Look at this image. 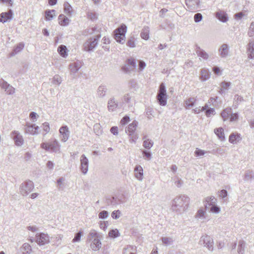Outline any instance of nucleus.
Masks as SVG:
<instances>
[{
  "label": "nucleus",
  "mask_w": 254,
  "mask_h": 254,
  "mask_svg": "<svg viewBox=\"0 0 254 254\" xmlns=\"http://www.w3.org/2000/svg\"><path fill=\"white\" fill-rule=\"evenodd\" d=\"M189 201V197L185 195L177 196L172 201V209L174 211L181 213L187 209Z\"/></svg>",
  "instance_id": "f257e3e1"
},
{
  "label": "nucleus",
  "mask_w": 254,
  "mask_h": 254,
  "mask_svg": "<svg viewBox=\"0 0 254 254\" xmlns=\"http://www.w3.org/2000/svg\"><path fill=\"white\" fill-rule=\"evenodd\" d=\"M102 235L94 229H91L87 237V242L90 244V247L93 251H99L102 246Z\"/></svg>",
  "instance_id": "f03ea898"
},
{
  "label": "nucleus",
  "mask_w": 254,
  "mask_h": 254,
  "mask_svg": "<svg viewBox=\"0 0 254 254\" xmlns=\"http://www.w3.org/2000/svg\"><path fill=\"white\" fill-rule=\"evenodd\" d=\"M138 122L134 120L126 128L125 132L128 135L129 141L131 143H136L138 138V134L135 131Z\"/></svg>",
  "instance_id": "7ed1b4c3"
},
{
  "label": "nucleus",
  "mask_w": 254,
  "mask_h": 254,
  "mask_svg": "<svg viewBox=\"0 0 254 254\" xmlns=\"http://www.w3.org/2000/svg\"><path fill=\"white\" fill-rule=\"evenodd\" d=\"M101 37V34H98L95 36L89 38L83 45L84 50L87 52L92 51L97 46L98 40Z\"/></svg>",
  "instance_id": "20e7f679"
},
{
  "label": "nucleus",
  "mask_w": 254,
  "mask_h": 254,
  "mask_svg": "<svg viewBox=\"0 0 254 254\" xmlns=\"http://www.w3.org/2000/svg\"><path fill=\"white\" fill-rule=\"evenodd\" d=\"M156 98L160 105L164 106L167 104V95L164 83H161L159 86Z\"/></svg>",
  "instance_id": "39448f33"
},
{
  "label": "nucleus",
  "mask_w": 254,
  "mask_h": 254,
  "mask_svg": "<svg viewBox=\"0 0 254 254\" xmlns=\"http://www.w3.org/2000/svg\"><path fill=\"white\" fill-rule=\"evenodd\" d=\"M41 147L46 151L57 152L60 151V145L58 141L55 139L49 142H43L41 144Z\"/></svg>",
  "instance_id": "423d86ee"
},
{
  "label": "nucleus",
  "mask_w": 254,
  "mask_h": 254,
  "mask_svg": "<svg viewBox=\"0 0 254 254\" xmlns=\"http://www.w3.org/2000/svg\"><path fill=\"white\" fill-rule=\"evenodd\" d=\"M127 31V27L125 25H121L115 31V39L117 42L124 44L125 42V34Z\"/></svg>",
  "instance_id": "0eeeda50"
},
{
  "label": "nucleus",
  "mask_w": 254,
  "mask_h": 254,
  "mask_svg": "<svg viewBox=\"0 0 254 254\" xmlns=\"http://www.w3.org/2000/svg\"><path fill=\"white\" fill-rule=\"evenodd\" d=\"M125 202V197L123 194H117L111 197H107L106 204L110 206H115Z\"/></svg>",
  "instance_id": "6e6552de"
},
{
  "label": "nucleus",
  "mask_w": 254,
  "mask_h": 254,
  "mask_svg": "<svg viewBox=\"0 0 254 254\" xmlns=\"http://www.w3.org/2000/svg\"><path fill=\"white\" fill-rule=\"evenodd\" d=\"M34 189V184L31 181L28 180L23 183L20 187L19 191L23 196L27 195Z\"/></svg>",
  "instance_id": "1a4fd4ad"
},
{
  "label": "nucleus",
  "mask_w": 254,
  "mask_h": 254,
  "mask_svg": "<svg viewBox=\"0 0 254 254\" xmlns=\"http://www.w3.org/2000/svg\"><path fill=\"white\" fill-rule=\"evenodd\" d=\"M206 208L207 205H205V208H199L195 215V218L198 221H200L201 222H204L205 221H208L209 220V218L206 213Z\"/></svg>",
  "instance_id": "9d476101"
},
{
  "label": "nucleus",
  "mask_w": 254,
  "mask_h": 254,
  "mask_svg": "<svg viewBox=\"0 0 254 254\" xmlns=\"http://www.w3.org/2000/svg\"><path fill=\"white\" fill-rule=\"evenodd\" d=\"M35 241L40 246H42L48 244L50 239L48 234L40 233L36 235Z\"/></svg>",
  "instance_id": "9b49d317"
},
{
  "label": "nucleus",
  "mask_w": 254,
  "mask_h": 254,
  "mask_svg": "<svg viewBox=\"0 0 254 254\" xmlns=\"http://www.w3.org/2000/svg\"><path fill=\"white\" fill-rule=\"evenodd\" d=\"M11 138L14 140L15 144L17 146H21L24 143L22 135L18 131L14 130L10 133Z\"/></svg>",
  "instance_id": "f8f14e48"
},
{
  "label": "nucleus",
  "mask_w": 254,
  "mask_h": 254,
  "mask_svg": "<svg viewBox=\"0 0 254 254\" xmlns=\"http://www.w3.org/2000/svg\"><path fill=\"white\" fill-rule=\"evenodd\" d=\"M80 163V170L83 174L86 175L88 171L89 160L84 154L81 156Z\"/></svg>",
  "instance_id": "ddd939ff"
},
{
  "label": "nucleus",
  "mask_w": 254,
  "mask_h": 254,
  "mask_svg": "<svg viewBox=\"0 0 254 254\" xmlns=\"http://www.w3.org/2000/svg\"><path fill=\"white\" fill-rule=\"evenodd\" d=\"M0 86L8 95L13 94L15 92V88L3 79H0Z\"/></svg>",
  "instance_id": "4468645a"
},
{
  "label": "nucleus",
  "mask_w": 254,
  "mask_h": 254,
  "mask_svg": "<svg viewBox=\"0 0 254 254\" xmlns=\"http://www.w3.org/2000/svg\"><path fill=\"white\" fill-rule=\"evenodd\" d=\"M119 106V102L114 96L111 97L107 102V109L109 112L115 111Z\"/></svg>",
  "instance_id": "2eb2a0df"
},
{
  "label": "nucleus",
  "mask_w": 254,
  "mask_h": 254,
  "mask_svg": "<svg viewBox=\"0 0 254 254\" xmlns=\"http://www.w3.org/2000/svg\"><path fill=\"white\" fill-rule=\"evenodd\" d=\"M25 128V132L32 135H36L38 134L39 127L35 124H26Z\"/></svg>",
  "instance_id": "dca6fc26"
},
{
  "label": "nucleus",
  "mask_w": 254,
  "mask_h": 254,
  "mask_svg": "<svg viewBox=\"0 0 254 254\" xmlns=\"http://www.w3.org/2000/svg\"><path fill=\"white\" fill-rule=\"evenodd\" d=\"M200 242H203L204 246L208 249L212 251L213 249V241L212 239L209 236H202L200 239Z\"/></svg>",
  "instance_id": "f3484780"
},
{
  "label": "nucleus",
  "mask_w": 254,
  "mask_h": 254,
  "mask_svg": "<svg viewBox=\"0 0 254 254\" xmlns=\"http://www.w3.org/2000/svg\"><path fill=\"white\" fill-rule=\"evenodd\" d=\"M186 4L190 11L197 10L199 7V0H185Z\"/></svg>",
  "instance_id": "a211bd4d"
},
{
  "label": "nucleus",
  "mask_w": 254,
  "mask_h": 254,
  "mask_svg": "<svg viewBox=\"0 0 254 254\" xmlns=\"http://www.w3.org/2000/svg\"><path fill=\"white\" fill-rule=\"evenodd\" d=\"M13 17V12L9 9L7 12H2L0 14V22L4 23L10 20Z\"/></svg>",
  "instance_id": "6ab92c4d"
},
{
  "label": "nucleus",
  "mask_w": 254,
  "mask_h": 254,
  "mask_svg": "<svg viewBox=\"0 0 254 254\" xmlns=\"http://www.w3.org/2000/svg\"><path fill=\"white\" fill-rule=\"evenodd\" d=\"M60 133L62 135V141L65 142L69 137V131L66 126L62 127L59 129Z\"/></svg>",
  "instance_id": "aec40b11"
},
{
  "label": "nucleus",
  "mask_w": 254,
  "mask_h": 254,
  "mask_svg": "<svg viewBox=\"0 0 254 254\" xmlns=\"http://www.w3.org/2000/svg\"><path fill=\"white\" fill-rule=\"evenodd\" d=\"M108 89L105 85H100L97 89V96L99 98H104L107 93Z\"/></svg>",
  "instance_id": "412c9836"
},
{
  "label": "nucleus",
  "mask_w": 254,
  "mask_h": 254,
  "mask_svg": "<svg viewBox=\"0 0 254 254\" xmlns=\"http://www.w3.org/2000/svg\"><path fill=\"white\" fill-rule=\"evenodd\" d=\"M134 171L135 177L139 181H141L143 177L142 167L140 165H136L134 168Z\"/></svg>",
  "instance_id": "4be33fe9"
},
{
  "label": "nucleus",
  "mask_w": 254,
  "mask_h": 254,
  "mask_svg": "<svg viewBox=\"0 0 254 254\" xmlns=\"http://www.w3.org/2000/svg\"><path fill=\"white\" fill-rule=\"evenodd\" d=\"M218 52L221 58H226L229 54L228 45L226 44H223L219 48Z\"/></svg>",
  "instance_id": "5701e85b"
},
{
  "label": "nucleus",
  "mask_w": 254,
  "mask_h": 254,
  "mask_svg": "<svg viewBox=\"0 0 254 254\" xmlns=\"http://www.w3.org/2000/svg\"><path fill=\"white\" fill-rule=\"evenodd\" d=\"M215 17L222 22H226L228 20L227 13L223 10H219L216 12Z\"/></svg>",
  "instance_id": "b1692460"
},
{
  "label": "nucleus",
  "mask_w": 254,
  "mask_h": 254,
  "mask_svg": "<svg viewBox=\"0 0 254 254\" xmlns=\"http://www.w3.org/2000/svg\"><path fill=\"white\" fill-rule=\"evenodd\" d=\"M195 50L198 56L202 58L204 60H207L208 59V54L203 50L201 49L198 45H195Z\"/></svg>",
  "instance_id": "393cba45"
},
{
  "label": "nucleus",
  "mask_w": 254,
  "mask_h": 254,
  "mask_svg": "<svg viewBox=\"0 0 254 254\" xmlns=\"http://www.w3.org/2000/svg\"><path fill=\"white\" fill-rule=\"evenodd\" d=\"M133 99L132 96L130 95V94L127 93L124 95L123 97L122 101L123 103H126L128 105V107H132L133 103L132 101Z\"/></svg>",
  "instance_id": "a878e982"
},
{
  "label": "nucleus",
  "mask_w": 254,
  "mask_h": 254,
  "mask_svg": "<svg viewBox=\"0 0 254 254\" xmlns=\"http://www.w3.org/2000/svg\"><path fill=\"white\" fill-rule=\"evenodd\" d=\"M136 247L135 246L128 245L124 249L123 254H136Z\"/></svg>",
  "instance_id": "bb28decb"
},
{
  "label": "nucleus",
  "mask_w": 254,
  "mask_h": 254,
  "mask_svg": "<svg viewBox=\"0 0 254 254\" xmlns=\"http://www.w3.org/2000/svg\"><path fill=\"white\" fill-rule=\"evenodd\" d=\"M210 78V72L205 68L201 69L200 71V78L202 81H206Z\"/></svg>",
  "instance_id": "cd10ccee"
},
{
  "label": "nucleus",
  "mask_w": 254,
  "mask_h": 254,
  "mask_svg": "<svg viewBox=\"0 0 254 254\" xmlns=\"http://www.w3.org/2000/svg\"><path fill=\"white\" fill-rule=\"evenodd\" d=\"M241 140L240 134H235L234 133L230 134L229 138V141L230 143L235 144Z\"/></svg>",
  "instance_id": "c85d7f7f"
},
{
  "label": "nucleus",
  "mask_w": 254,
  "mask_h": 254,
  "mask_svg": "<svg viewBox=\"0 0 254 254\" xmlns=\"http://www.w3.org/2000/svg\"><path fill=\"white\" fill-rule=\"evenodd\" d=\"M81 67V64L80 63L75 62L72 64H71L69 65V67L71 72L76 73L78 71V70Z\"/></svg>",
  "instance_id": "c756f323"
},
{
  "label": "nucleus",
  "mask_w": 254,
  "mask_h": 254,
  "mask_svg": "<svg viewBox=\"0 0 254 254\" xmlns=\"http://www.w3.org/2000/svg\"><path fill=\"white\" fill-rule=\"evenodd\" d=\"M214 131L219 139L221 141H224L225 140V135L224 130L222 127L215 128Z\"/></svg>",
  "instance_id": "7c9ffc66"
},
{
  "label": "nucleus",
  "mask_w": 254,
  "mask_h": 254,
  "mask_svg": "<svg viewBox=\"0 0 254 254\" xmlns=\"http://www.w3.org/2000/svg\"><path fill=\"white\" fill-rule=\"evenodd\" d=\"M59 54L63 57L65 58L67 56V48L65 46L61 45L58 48Z\"/></svg>",
  "instance_id": "2f4dec72"
},
{
  "label": "nucleus",
  "mask_w": 254,
  "mask_h": 254,
  "mask_svg": "<svg viewBox=\"0 0 254 254\" xmlns=\"http://www.w3.org/2000/svg\"><path fill=\"white\" fill-rule=\"evenodd\" d=\"M59 23L62 26H66L68 24L69 19L63 14H60L58 17Z\"/></svg>",
  "instance_id": "473e14b6"
},
{
  "label": "nucleus",
  "mask_w": 254,
  "mask_h": 254,
  "mask_svg": "<svg viewBox=\"0 0 254 254\" xmlns=\"http://www.w3.org/2000/svg\"><path fill=\"white\" fill-rule=\"evenodd\" d=\"M56 11L54 9L47 10L45 11V19L47 21L51 20L55 16Z\"/></svg>",
  "instance_id": "72a5a7b5"
},
{
  "label": "nucleus",
  "mask_w": 254,
  "mask_h": 254,
  "mask_svg": "<svg viewBox=\"0 0 254 254\" xmlns=\"http://www.w3.org/2000/svg\"><path fill=\"white\" fill-rule=\"evenodd\" d=\"M149 28L148 26H144L142 31L140 33L141 37L144 39L147 40L149 38Z\"/></svg>",
  "instance_id": "f704fd0d"
},
{
  "label": "nucleus",
  "mask_w": 254,
  "mask_h": 254,
  "mask_svg": "<svg viewBox=\"0 0 254 254\" xmlns=\"http://www.w3.org/2000/svg\"><path fill=\"white\" fill-rule=\"evenodd\" d=\"M231 111L232 109L231 108H227L222 112L221 116L224 121H226L229 118L230 115L231 114Z\"/></svg>",
  "instance_id": "c9c22d12"
},
{
  "label": "nucleus",
  "mask_w": 254,
  "mask_h": 254,
  "mask_svg": "<svg viewBox=\"0 0 254 254\" xmlns=\"http://www.w3.org/2000/svg\"><path fill=\"white\" fill-rule=\"evenodd\" d=\"M253 179H254V172L251 170L246 171L244 180L245 181H251Z\"/></svg>",
  "instance_id": "e433bc0d"
},
{
  "label": "nucleus",
  "mask_w": 254,
  "mask_h": 254,
  "mask_svg": "<svg viewBox=\"0 0 254 254\" xmlns=\"http://www.w3.org/2000/svg\"><path fill=\"white\" fill-rule=\"evenodd\" d=\"M245 243L244 241L241 240L238 243L237 252L238 254H244Z\"/></svg>",
  "instance_id": "4c0bfd02"
},
{
  "label": "nucleus",
  "mask_w": 254,
  "mask_h": 254,
  "mask_svg": "<svg viewBox=\"0 0 254 254\" xmlns=\"http://www.w3.org/2000/svg\"><path fill=\"white\" fill-rule=\"evenodd\" d=\"M21 249L23 254H30L32 251L31 246L28 243H24Z\"/></svg>",
  "instance_id": "58836bf2"
},
{
  "label": "nucleus",
  "mask_w": 254,
  "mask_h": 254,
  "mask_svg": "<svg viewBox=\"0 0 254 254\" xmlns=\"http://www.w3.org/2000/svg\"><path fill=\"white\" fill-rule=\"evenodd\" d=\"M64 12L68 15H71L72 12V8L71 6L67 2L64 3Z\"/></svg>",
  "instance_id": "ea45409f"
},
{
  "label": "nucleus",
  "mask_w": 254,
  "mask_h": 254,
  "mask_svg": "<svg viewBox=\"0 0 254 254\" xmlns=\"http://www.w3.org/2000/svg\"><path fill=\"white\" fill-rule=\"evenodd\" d=\"M243 101H244V99H243V97L239 96L238 94L235 95L234 96V105L233 106H234V108H237V106L239 105V104Z\"/></svg>",
  "instance_id": "a19ab883"
},
{
  "label": "nucleus",
  "mask_w": 254,
  "mask_h": 254,
  "mask_svg": "<svg viewBox=\"0 0 254 254\" xmlns=\"http://www.w3.org/2000/svg\"><path fill=\"white\" fill-rule=\"evenodd\" d=\"M231 83L230 82H225L223 81L221 83V89L219 91V93L220 94H223L224 92V91L225 90H227L229 88V87L230 86Z\"/></svg>",
  "instance_id": "79ce46f5"
},
{
  "label": "nucleus",
  "mask_w": 254,
  "mask_h": 254,
  "mask_svg": "<svg viewBox=\"0 0 254 254\" xmlns=\"http://www.w3.org/2000/svg\"><path fill=\"white\" fill-rule=\"evenodd\" d=\"M195 102V98H189L188 100H187L185 101V107L187 109L188 108L192 107L194 105Z\"/></svg>",
  "instance_id": "37998d69"
},
{
  "label": "nucleus",
  "mask_w": 254,
  "mask_h": 254,
  "mask_svg": "<svg viewBox=\"0 0 254 254\" xmlns=\"http://www.w3.org/2000/svg\"><path fill=\"white\" fill-rule=\"evenodd\" d=\"M87 32L89 34H101V28H98L97 27H92L91 28L87 29Z\"/></svg>",
  "instance_id": "c03bdc74"
},
{
  "label": "nucleus",
  "mask_w": 254,
  "mask_h": 254,
  "mask_svg": "<svg viewBox=\"0 0 254 254\" xmlns=\"http://www.w3.org/2000/svg\"><path fill=\"white\" fill-rule=\"evenodd\" d=\"M109 236L110 237L115 238L119 236L120 233L118 229H112L109 232Z\"/></svg>",
  "instance_id": "a18cd8bd"
},
{
  "label": "nucleus",
  "mask_w": 254,
  "mask_h": 254,
  "mask_svg": "<svg viewBox=\"0 0 254 254\" xmlns=\"http://www.w3.org/2000/svg\"><path fill=\"white\" fill-rule=\"evenodd\" d=\"M153 145V142L150 139H145L143 142V146L146 149H150Z\"/></svg>",
  "instance_id": "49530a36"
},
{
  "label": "nucleus",
  "mask_w": 254,
  "mask_h": 254,
  "mask_svg": "<svg viewBox=\"0 0 254 254\" xmlns=\"http://www.w3.org/2000/svg\"><path fill=\"white\" fill-rule=\"evenodd\" d=\"M127 45L130 48H134L135 47V39L134 37H130L127 42Z\"/></svg>",
  "instance_id": "de8ad7c7"
},
{
  "label": "nucleus",
  "mask_w": 254,
  "mask_h": 254,
  "mask_svg": "<svg viewBox=\"0 0 254 254\" xmlns=\"http://www.w3.org/2000/svg\"><path fill=\"white\" fill-rule=\"evenodd\" d=\"M162 241L165 245H170L173 243V240L170 237H162L161 238Z\"/></svg>",
  "instance_id": "09e8293b"
},
{
  "label": "nucleus",
  "mask_w": 254,
  "mask_h": 254,
  "mask_svg": "<svg viewBox=\"0 0 254 254\" xmlns=\"http://www.w3.org/2000/svg\"><path fill=\"white\" fill-rule=\"evenodd\" d=\"M62 81V77L59 75H55L53 78L52 83L59 85Z\"/></svg>",
  "instance_id": "8fccbe9b"
},
{
  "label": "nucleus",
  "mask_w": 254,
  "mask_h": 254,
  "mask_svg": "<svg viewBox=\"0 0 254 254\" xmlns=\"http://www.w3.org/2000/svg\"><path fill=\"white\" fill-rule=\"evenodd\" d=\"M87 18L91 20H95L97 19V16L95 12L88 11L87 12Z\"/></svg>",
  "instance_id": "3c124183"
},
{
  "label": "nucleus",
  "mask_w": 254,
  "mask_h": 254,
  "mask_svg": "<svg viewBox=\"0 0 254 254\" xmlns=\"http://www.w3.org/2000/svg\"><path fill=\"white\" fill-rule=\"evenodd\" d=\"M216 200V199L213 196H208L205 198V201L207 202L209 205L215 204Z\"/></svg>",
  "instance_id": "603ef678"
},
{
  "label": "nucleus",
  "mask_w": 254,
  "mask_h": 254,
  "mask_svg": "<svg viewBox=\"0 0 254 254\" xmlns=\"http://www.w3.org/2000/svg\"><path fill=\"white\" fill-rule=\"evenodd\" d=\"M24 44L22 43H19L13 50V54H16L20 52L24 48Z\"/></svg>",
  "instance_id": "864d4df0"
},
{
  "label": "nucleus",
  "mask_w": 254,
  "mask_h": 254,
  "mask_svg": "<svg viewBox=\"0 0 254 254\" xmlns=\"http://www.w3.org/2000/svg\"><path fill=\"white\" fill-rule=\"evenodd\" d=\"M82 235V231H80L78 233H76L74 238L73 239L72 242L73 243L78 242L80 241L81 236Z\"/></svg>",
  "instance_id": "5fc2aeb1"
},
{
  "label": "nucleus",
  "mask_w": 254,
  "mask_h": 254,
  "mask_svg": "<svg viewBox=\"0 0 254 254\" xmlns=\"http://www.w3.org/2000/svg\"><path fill=\"white\" fill-rule=\"evenodd\" d=\"M248 35L250 37L254 36V21L252 22L250 24L249 31L248 32Z\"/></svg>",
  "instance_id": "6e6d98bb"
},
{
  "label": "nucleus",
  "mask_w": 254,
  "mask_h": 254,
  "mask_svg": "<svg viewBox=\"0 0 254 254\" xmlns=\"http://www.w3.org/2000/svg\"><path fill=\"white\" fill-rule=\"evenodd\" d=\"M210 211L213 213H219L220 212V208L215 204L211 205Z\"/></svg>",
  "instance_id": "4d7b16f0"
},
{
  "label": "nucleus",
  "mask_w": 254,
  "mask_h": 254,
  "mask_svg": "<svg viewBox=\"0 0 254 254\" xmlns=\"http://www.w3.org/2000/svg\"><path fill=\"white\" fill-rule=\"evenodd\" d=\"M121 215V212L119 210H115L112 212L111 216L113 219H117L120 218Z\"/></svg>",
  "instance_id": "13d9d810"
},
{
  "label": "nucleus",
  "mask_w": 254,
  "mask_h": 254,
  "mask_svg": "<svg viewBox=\"0 0 254 254\" xmlns=\"http://www.w3.org/2000/svg\"><path fill=\"white\" fill-rule=\"evenodd\" d=\"M203 16L200 13H196L194 15V21L195 23L200 22L202 19Z\"/></svg>",
  "instance_id": "bf43d9fd"
},
{
  "label": "nucleus",
  "mask_w": 254,
  "mask_h": 254,
  "mask_svg": "<svg viewBox=\"0 0 254 254\" xmlns=\"http://www.w3.org/2000/svg\"><path fill=\"white\" fill-rule=\"evenodd\" d=\"M239 118V115L237 113L232 114L231 112V114L230 115L229 119L230 122H235L237 121L238 120Z\"/></svg>",
  "instance_id": "052dcab7"
},
{
  "label": "nucleus",
  "mask_w": 254,
  "mask_h": 254,
  "mask_svg": "<svg viewBox=\"0 0 254 254\" xmlns=\"http://www.w3.org/2000/svg\"><path fill=\"white\" fill-rule=\"evenodd\" d=\"M247 51L254 52V40L250 41L248 44Z\"/></svg>",
  "instance_id": "680f3d73"
},
{
  "label": "nucleus",
  "mask_w": 254,
  "mask_h": 254,
  "mask_svg": "<svg viewBox=\"0 0 254 254\" xmlns=\"http://www.w3.org/2000/svg\"><path fill=\"white\" fill-rule=\"evenodd\" d=\"M109 213L106 210H103L99 213V218L101 219H106L108 217Z\"/></svg>",
  "instance_id": "e2e57ef3"
},
{
  "label": "nucleus",
  "mask_w": 254,
  "mask_h": 254,
  "mask_svg": "<svg viewBox=\"0 0 254 254\" xmlns=\"http://www.w3.org/2000/svg\"><path fill=\"white\" fill-rule=\"evenodd\" d=\"M130 120V118L127 116H125L124 117L122 118L121 120L120 123L122 126L126 125L127 123L129 122Z\"/></svg>",
  "instance_id": "0e129e2a"
},
{
  "label": "nucleus",
  "mask_w": 254,
  "mask_h": 254,
  "mask_svg": "<svg viewBox=\"0 0 254 254\" xmlns=\"http://www.w3.org/2000/svg\"><path fill=\"white\" fill-rule=\"evenodd\" d=\"M122 69L124 72H125L126 73L129 72L130 71L133 70L132 68H131L130 66H129V65H128L127 64L125 65L124 66H123L122 67Z\"/></svg>",
  "instance_id": "69168bd1"
},
{
  "label": "nucleus",
  "mask_w": 254,
  "mask_h": 254,
  "mask_svg": "<svg viewBox=\"0 0 254 254\" xmlns=\"http://www.w3.org/2000/svg\"><path fill=\"white\" fill-rule=\"evenodd\" d=\"M127 64L129 65V66L133 69H134L136 66V62L134 59H128Z\"/></svg>",
  "instance_id": "338daca9"
},
{
  "label": "nucleus",
  "mask_w": 254,
  "mask_h": 254,
  "mask_svg": "<svg viewBox=\"0 0 254 254\" xmlns=\"http://www.w3.org/2000/svg\"><path fill=\"white\" fill-rule=\"evenodd\" d=\"M218 193L219 196L222 198L226 197L228 195L227 191L226 190H222L219 191Z\"/></svg>",
  "instance_id": "774afa93"
}]
</instances>
